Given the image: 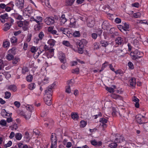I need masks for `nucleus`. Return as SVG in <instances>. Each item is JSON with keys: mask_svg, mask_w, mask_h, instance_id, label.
I'll return each mask as SVG.
<instances>
[{"mask_svg": "<svg viewBox=\"0 0 148 148\" xmlns=\"http://www.w3.org/2000/svg\"><path fill=\"white\" fill-rule=\"evenodd\" d=\"M108 64V63L106 61L103 64H102L101 69L99 71L100 72L102 71L105 68L107 67Z\"/></svg>", "mask_w": 148, "mask_h": 148, "instance_id": "nucleus-47", "label": "nucleus"}, {"mask_svg": "<svg viewBox=\"0 0 148 148\" xmlns=\"http://www.w3.org/2000/svg\"><path fill=\"white\" fill-rule=\"evenodd\" d=\"M60 20L61 25L64 24L67 21V19L65 18V15L64 14L62 15Z\"/></svg>", "mask_w": 148, "mask_h": 148, "instance_id": "nucleus-25", "label": "nucleus"}, {"mask_svg": "<svg viewBox=\"0 0 148 148\" xmlns=\"http://www.w3.org/2000/svg\"><path fill=\"white\" fill-rule=\"evenodd\" d=\"M86 41L85 40L83 39L81 40L79 42L78 45L79 48H84V45L85 44Z\"/></svg>", "mask_w": 148, "mask_h": 148, "instance_id": "nucleus-22", "label": "nucleus"}, {"mask_svg": "<svg viewBox=\"0 0 148 148\" xmlns=\"http://www.w3.org/2000/svg\"><path fill=\"white\" fill-rule=\"evenodd\" d=\"M109 23L108 21H103L102 25V28L104 29H106L109 26Z\"/></svg>", "mask_w": 148, "mask_h": 148, "instance_id": "nucleus-33", "label": "nucleus"}, {"mask_svg": "<svg viewBox=\"0 0 148 148\" xmlns=\"http://www.w3.org/2000/svg\"><path fill=\"white\" fill-rule=\"evenodd\" d=\"M60 30L62 32L63 34H66L67 36V34L69 33V30L67 28H61Z\"/></svg>", "mask_w": 148, "mask_h": 148, "instance_id": "nucleus-37", "label": "nucleus"}, {"mask_svg": "<svg viewBox=\"0 0 148 148\" xmlns=\"http://www.w3.org/2000/svg\"><path fill=\"white\" fill-rule=\"evenodd\" d=\"M0 124L3 126H6V121L3 120H1L0 121Z\"/></svg>", "mask_w": 148, "mask_h": 148, "instance_id": "nucleus-61", "label": "nucleus"}, {"mask_svg": "<svg viewBox=\"0 0 148 148\" xmlns=\"http://www.w3.org/2000/svg\"><path fill=\"white\" fill-rule=\"evenodd\" d=\"M8 17V15L7 13L4 14L0 16V18L1 19H7Z\"/></svg>", "mask_w": 148, "mask_h": 148, "instance_id": "nucleus-60", "label": "nucleus"}, {"mask_svg": "<svg viewBox=\"0 0 148 148\" xmlns=\"http://www.w3.org/2000/svg\"><path fill=\"white\" fill-rule=\"evenodd\" d=\"M75 0H68L67 1V4L69 5H72Z\"/></svg>", "mask_w": 148, "mask_h": 148, "instance_id": "nucleus-59", "label": "nucleus"}, {"mask_svg": "<svg viewBox=\"0 0 148 148\" xmlns=\"http://www.w3.org/2000/svg\"><path fill=\"white\" fill-rule=\"evenodd\" d=\"M49 82V78L48 77H45L44 79L42 80V82L44 84L48 83Z\"/></svg>", "mask_w": 148, "mask_h": 148, "instance_id": "nucleus-64", "label": "nucleus"}, {"mask_svg": "<svg viewBox=\"0 0 148 148\" xmlns=\"http://www.w3.org/2000/svg\"><path fill=\"white\" fill-rule=\"evenodd\" d=\"M20 61V59L18 57H15L13 60L12 63L14 64H17Z\"/></svg>", "mask_w": 148, "mask_h": 148, "instance_id": "nucleus-51", "label": "nucleus"}, {"mask_svg": "<svg viewBox=\"0 0 148 148\" xmlns=\"http://www.w3.org/2000/svg\"><path fill=\"white\" fill-rule=\"evenodd\" d=\"M91 143L92 145L94 146H101L102 145V143L101 141H100L97 142L95 140H93L91 141Z\"/></svg>", "mask_w": 148, "mask_h": 148, "instance_id": "nucleus-27", "label": "nucleus"}, {"mask_svg": "<svg viewBox=\"0 0 148 148\" xmlns=\"http://www.w3.org/2000/svg\"><path fill=\"white\" fill-rule=\"evenodd\" d=\"M70 27H73L75 28H77L79 26L78 25H76L75 22L71 23L70 22Z\"/></svg>", "mask_w": 148, "mask_h": 148, "instance_id": "nucleus-42", "label": "nucleus"}, {"mask_svg": "<svg viewBox=\"0 0 148 148\" xmlns=\"http://www.w3.org/2000/svg\"><path fill=\"white\" fill-rule=\"evenodd\" d=\"M123 29L124 31H127L129 28V26L128 24L126 23H124Z\"/></svg>", "mask_w": 148, "mask_h": 148, "instance_id": "nucleus-54", "label": "nucleus"}, {"mask_svg": "<svg viewBox=\"0 0 148 148\" xmlns=\"http://www.w3.org/2000/svg\"><path fill=\"white\" fill-rule=\"evenodd\" d=\"M25 140L27 142H29L30 139L29 134L27 132H26L25 133V136L24 137Z\"/></svg>", "mask_w": 148, "mask_h": 148, "instance_id": "nucleus-26", "label": "nucleus"}, {"mask_svg": "<svg viewBox=\"0 0 148 148\" xmlns=\"http://www.w3.org/2000/svg\"><path fill=\"white\" fill-rule=\"evenodd\" d=\"M100 43L101 46L104 47H106L108 44V42L105 40H101Z\"/></svg>", "mask_w": 148, "mask_h": 148, "instance_id": "nucleus-44", "label": "nucleus"}, {"mask_svg": "<svg viewBox=\"0 0 148 148\" xmlns=\"http://www.w3.org/2000/svg\"><path fill=\"white\" fill-rule=\"evenodd\" d=\"M51 148H56L57 140L55 134L52 133L51 136Z\"/></svg>", "mask_w": 148, "mask_h": 148, "instance_id": "nucleus-3", "label": "nucleus"}, {"mask_svg": "<svg viewBox=\"0 0 148 148\" xmlns=\"http://www.w3.org/2000/svg\"><path fill=\"white\" fill-rule=\"evenodd\" d=\"M111 96L112 97L116 99L122 100V97L119 95H117L114 94H112L111 95Z\"/></svg>", "mask_w": 148, "mask_h": 148, "instance_id": "nucleus-29", "label": "nucleus"}, {"mask_svg": "<svg viewBox=\"0 0 148 148\" xmlns=\"http://www.w3.org/2000/svg\"><path fill=\"white\" fill-rule=\"evenodd\" d=\"M113 88L106 87V90L110 93H113L114 92V89L116 88L115 86H113Z\"/></svg>", "mask_w": 148, "mask_h": 148, "instance_id": "nucleus-31", "label": "nucleus"}, {"mask_svg": "<svg viewBox=\"0 0 148 148\" xmlns=\"http://www.w3.org/2000/svg\"><path fill=\"white\" fill-rule=\"evenodd\" d=\"M16 5L19 8H23L24 5V0H16Z\"/></svg>", "mask_w": 148, "mask_h": 148, "instance_id": "nucleus-11", "label": "nucleus"}, {"mask_svg": "<svg viewBox=\"0 0 148 148\" xmlns=\"http://www.w3.org/2000/svg\"><path fill=\"white\" fill-rule=\"evenodd\" d=\"M123 138L122 136H120L119 138H116L115 140V142L117 143H119L122 142L123 140Z\"/></svg>", "mask_w": 148, "mask_h": 148, "instance_id": "nucleus-41", "label": "nucleus"}, {"mask_svg": "<svg viewBox=\"0 0 148 148\" xmlns=\"http://www.w3.org/2000/svg\"><path fill=\"white\" fill-rule=\"evenodd\" d=\"M141 14L139 12H137L133 14V16L135 18H139L141 16Z\"/></svg>", "mask_w": 148, "mask_h": 148, "instance_id": "nucleus-49", "label": "nucleus"}, {"mask_svg": "<svg viewBox=\"0 0 148 148\" xmlns=\"http://www.w3.org/2000/svg\"><path fill=\"white\" fill-rule=\"evenodd\" d=\"M10 41L12 43L15 44L17 42V38L14 36H13L11 38Z\"/></svg>", "mask_w": 148, "mask_h": 148, "instance_id": "nucleus-50", "label": "nucleus"}, {"mask_svg": "<svg viewBox=\"0 0 148 148\" xmlns=\"http://www.w3.org/2000/svg\"><path fill=\"white\" fill-rule=\"evenodd\" d=\"M65 92L68 93H70L71 92V90L70 85H67L65 87Z\"/></svg>", "mask_w": 148, "mask_h": 148, "instance_id": "nucleus-48", "label": "nucleus"}, {"mask_svg": "<svg viewBox=\"0 0 148 148\" xmlns=\"http://www.w3.org/2000/svg\"><path fill=\"white\" fill-rule=\"evenodd\" d=\"M12 24H10L9 23H6L3 25V30L6 31L9 30Z\"/></svg>", "mask_w": 148, "mask_h": 148, "instance_id": "nucleus-24", "label": "nucleus"}, {"mask_svg": "<svg viewBox=\"0 0 148 148\" xmlns=\"http://www.w3.org/2000/svg\"><path fill=\"white\" fill-rule=\"evenodd\" d=\"M8 89L11 91L15 92L17 90V87L14 85H11L8 86Z\"/></svg>", "mask_w": 148, "mask_h": 148, "instance_id": "nucleus-21", "label": "nucleus"}, {"mask_svg": "<svg viewBox=\"0 0 148 148\" xmlns=\"http://www.w3.org/2000/svg\"><path fill=\"white\" fill-rule=\"evenodd\" d=\"M45 49L47 51L46 53L47 57L48 58H51L54 55V49L49 48L48 46L46 45H45L44 46Z\"/></svg>", "mask_w": 148, "mask_h": 148, "instance_id": "nucleus-4", "label": "nucleus"}, {"mask_svg": "<svg viewBox=\"0 0 148 148\" xmlns=\"http://www.w3.org/2000/svg\"><path fill=\"white\" fill-rule=\"evenodd\" d=\"M63 144L65 145L66 147L68 148H69L71 147L72 144L71 142H68L67 140L64 139L62 142Z\"/></svg>", "mask_w": 148, "mask_h": 148, "instance_id": "nucleus-16", "label": "nucleus"}, {"mask_svg": "<svg viewBox=\"0 0 148 148\" xmlns=\"http://www.w3.org/2000/svg\"><path fill=\"white\" fill-rule=\"evenodd\" d=\"M33 76L31 75H27L26 77V79L28 82H31L33 79Z\"/></svg>", "mask_w": 148, "mask_h": 148, "instance_id": "nucleus-43", "label": "nucleus"}, {"mask_svg": "<svg viewBox=\"0 0 148 148\" xmlns=\"http://www.w3.org/2000/svg\"><path fill=\"white\" fill-rule=\"evenodd\" d=\"M52 90L49 87L47 88L45 91L46 94L45 95L52 97Z\"/></svg>", "mask_w": 148, "mask_h": 148, "instance_id": "nucleus-18", "label": "nucleus"}, {"mask_svg": "<svg viewBox=\"0 0 148 148\" xmlns=\"http://www.w3.org/2000/svg\"><path fill=\"white\" fill-rule=\"evenodd\" d=\"M11 94L10 92H6L5 93V97L6 99L9 98L11 96Z\"/></svg>", "mask_w": 148, "mask_h": 148, "instance_id": "nucleus-57", "label": "nucleus"}, {"mask_svg": "<svg viewBox=\"0 0 148 148\" xmlns=\"http://www.w3.org/2000/svg\"><path fill=\"white\" fill-rule=\"evenodd\" d=\"M26 109L29 111V112L32 113L34 110V108L33 107L32 105H28L26 106Z\"/></svg>", "mask_w": 148, "mask_h": 148, "instance_id": "nucleus-30", "label": "nucleus"}, {"mask_svg": "<svg viewBox=\"0 0 148 148\" xmlns=\"http://www.w3.org/2000/svg\"><path fill=\"white\" fill-rule=\"evenodd\" d=\"M45 21L47 25L53 24L54 23V18L53 17H47L45 20Z\"/></svg>", "mask_w": 148, "mask_h": 148, "instance_id": "nucleus-9", "label": "nucleus"}, {"mask_svg": "<svg viewBox=\"0 0 148 148\" xmlns=\"http://www.w3.org/2000/svg\"><path fill=\"white\" fill-rule=\"evenodd\" d=\"M56 42L54 40L51 39L47 41L48 44L51 47H53L55 45Z\"/></svg>", "mask_w": 148, "mask_h": 148, "instance_id": "nucleus-20", "label": "nucleus"}, {"mask_svg": "<svg viewBox=\"0 0 148 148\" xmlns=\"http://www.w3.org/2000/svg\"><path fill=\"white\" fill-rule=\"evenodd\" d=\"M14 16L17 19L21 20L23 19V16L17 13L14 14Z\"/></svg>", "mask_w": 148, "mask_h": 148, "instance_id": "nucleus-36", "label": "nucleus"}, {"mask_svg": "<svg viewBox=\"0 0 148 148\" xmlns=\"http://www.w3.org/2000/svg\"><path fill=\"white\" fill-rule=\"evenodd\" d=\"M1 114L3 117L6 116H10L11 115V113L10 114L7 112L5 109H3L2 110Z\"/></svg>", "mask_w": 148, "mask_h": 148, "instance_id": "nucleus-23", "label": "nucleus"}, {"mask_svg": "<svg viewBox=\"0 0 148 148\" xmlns=\"http://www.w3.org/2000/svg\"><path fill=\"white\" fill-rule=\"evenodd\" d=\"M117 143L115 142L114 143H112L110 144L109 146L111 148H115L116 147L117 145L116 144Z\"/></svg>", "mask_w": 148, "mask_h": 148, "instance_id": "nucleus-62", "label": "nucleus"}, {"mask_svg": "<svg viewBox=\"0 0 148 148\" xmlns=\"http://www.w3.org/2000/svg\"><path fill=\"white\" fill-rule=\"evenodd\" d=\"M92 18H89L87 20V26L89 27H92L95 24V21Z\"/></svg>", "mask_w": 148, "mask_h": 148, "instance_id": "nucleus-13", "label": "nucleus"}, {"mask_svg": "<svg viewBox=\"0 0 148 148\" xmlns=\"http://www.w3.org/2000/svg\"><path fill=\"white\" fill-rule=\"evenodd\" d=\"M73 36L75 37H78L80 36V34L79 31H76L73 33Z\"/></svg>", "mask_w": 148, "mask_h": 148, "instance_id": "nucleus-55", "label": "nucleus"}, {"mask_svg": "<svg viewBox=\"0 0 148 148\" xmlns=\"http://www.w3.org/2000/svg\"><path fill=\"white\" fill-rule=\"evenodd\" d=\"M10 45V43L8 41H4L3 44V45L4 47L7 48L9 47Z\"/></svg>", "mask_w": 148, "mask_h": 148, "instance_id": "nucleus-53", "label": "nucleus"}, {"mask_svg": "<svg viewBox=\"0 0 148 148\" xmlns=\"http://www.w3.org/2000/svg\"><path fill=\"white\" fill-rule=\"evenodd\" d=\"M36 87V85L34 83H32L29 84L28 86V88L30 90L34 89Z\"/></svg>", "mask_w": 148, "mask_h": 148, "instance_id": "nucleus-39", "label": "nucleus"}, {"mask_svg": "<svg viewBox=\"0 0 148 148\" xmlns=\"http://www.w3.org/2000/svg\"><path fill=\"white\" fill-rule=\"evenodd\" d=\"M63 44L67 47H69L70 48L72 47V46L70 44V43L68 41L64 40L62 42Z\"/></svg>", "mask_w": 148, "mask_h": 148, "instance_id": "nucleus-32", "label": "nucleus"}, {"mask_svg": "<svg viewBox=\"0 0 148 148\" xmlns=\"http://www.w3.org/2000/svg\"><path fill=\"white\" fill-rule=\"evenodd\" d=\"M132 100L133 103L134 104L135 106L137 108H139L140 106L139 103V99L136 97L134 96L132 98Z\"/></svg>", "mask_w": 148, "mask_h": 148, "instance_id": "nucleus-14", "label": "nucleus"}, {"mask_svg": "<svg viewBox=\"0 0 148 148\" xmlns=\"http://www.w3.org/2000/svg\"><path fill=\"white\" fill-rule=\"evenodd\" d=\"M22 135L20 133H16L15 135V138L16 139L18 140H21L22 138Z\"/></svg>", "mask_w": 148, "mask_h": 148, "instance_id": "nucleus-38", "label": "nucleus"}, {"mask_svg": "<svg viewBox=\"0 0 148 148\" xmlns=\"http://www.w3.org/2000/svg\"><path fill=\"white\" fill-rule=\"evenodd\" d=\"M32 113L29 111H26L23 114L25 118L27 120L29 119L31 117Z\"/></svg>", "mask_w": 148, "mask_h": 148, "instance_id": "nucleus-19", "label": "nucleus"}, {"mask_svg": "<svg viewBox=\"0 0 148 148\" xmlns=\"http://www.w3.org/2000/svg\"><path fill=\"white\" fill-rule=\"evenodd\" d=\"M127 42L126 38L124 37H117L115 40V42L118 45H121L123 43H126Z\"/></svg>", "mask_w": 148, "mask_h": 148, "instance_id": "nucleus-7", "label": "nucleus"}, {"mask_svg": "<svg viewBox=\"0 0 148 148\" xmlns=\"http://www.w3.org/2000/svg\"><path fill=\"white\" fill-rule=\"evenodd\" d=\"M16 23L19 27H23V28L24 31L26 30L29 25V21L25 20L24 21H17Z\"/></svg>", "mask_w": 148, "mask_h": 148, "instance_id": "nucleus-2", "label": "nucleus"}, {"mask_svg": "<svg viewBox=\"0 0 148 148\" xmlns=\"http://www.w3.org/2000/svg\"><path fill=\"white\" fill-rule=\"evenodd\" d=\"M58 58L61 62L62 63H65L66 61L65 56L64 53L61 52L58 53Z\"/></svg>", "mask_w": 148, "mask_h": 148, "instance_id": "nucleus-12", "label": "nucleus"}, {"mask_svg": "<svg viewBox=\"0 0 148 148\" xmlns=\"http://www.w3.org/2000/svg\"><path fill=\"white\" fill-rule=\"evenodd\" d=\"M140 52L138 50H136L134 52H132L130 53V56L132 59L135 60L142 56V55L141 56L138 55V54H140Z\"/></svg>", "mask_w": 148, "mask_h": 148, "instance_id": "nucleus-6", "label": "nucleus"}, {"mask_svg": "<svg viewBox=\"0 0 148 148\" xmlns=\"http://www.w3.org/2000/svg\"><path fill=\"white\" fill-rule=\"evenodd\" d=\"M42 13L38 11H36L35 12L34 15L35 18H36V21L38 23L35 26V29L36 30H37L40 29L39 24L40 22H41L42 21V17L40 15Z\"/></svg>", "mask_w": 148, "mask_h": 148, "instance_id": "nucleus-1", "label": "nucleus"}, {"mask_svg": "<svg viewBox=\"0 0 148 148\" xmlns=\"http://www.w3.org/2000/svg\"><path fill=\"white\" fill-rule=\"evenodd\" d=\"M32 12L31 8L28 7L24 9L23 12V14L24 16H29V14Z\"/></svg>", "mask_w": 148, "mask_h": 148, "instance_id": "nucleus-15", "label": "nucleus"}, {"mask_svg": "<svg viewBox=\"0 0 148 148\" xmlns=\"http://www.w3.org/2000/svg\"><path fill=\"white\" fill-rule=\"evenodd\" d=\"M86 124L87 122L84 120L80 122V125L81 127H84L86 125Z\"/></svg>", "mask_w": 148, "mask_h": 148, "instance_id": "nucleus-45", "label": "nucleus"}, {"mask_svg": "<svg viewBox=\"0 0 148 148\" xmlns=\"http://www.w3.org/2000/svg\"><path fill=\"white\" fill-rule=\"evenodd\" d=\"M99 122L100 125H101L103 127V129L104 130L105 128L107 127L106 123L108 122L107 119L105 118H101L100 119Z\"/></svg>", "mask_w": 148, "mask_h": 148, "instance_id": "nucleus-8", "label": "nucleus"}, {"mask_svg": "<svg viewBox=\"0 0 148 148\" xmlns=\"http://www.w3.org/2000/svg\"><path fill=\"white\" fill-rule=\"evenodd\" d=\"M44 100L45 103L49 106H50L52 104L51 97L45 95Z\"/></svg>", "mask_w": 148, "mask_h": 148, "instance_id": "nucleus-10", "label": "nucleus"}, {"mask_svg": "<svg viewBox=\"0 0 148 148\" xmlns=\"http://www.w3.org/2000/svg\"><path fill=\"white\" fill-rule=\"evenodd\" d=\"M15 48H13L11 49H10L8 51V53L11 54L13 55H14L15 54Z\"/></svg>", "mask_w": 148, "mask_h": 148, "instance_id": "nucleus-40", "label": "nucleus"}, {"mask_svg": "<svg viewBox=\"0 0 148 148\" xmlns=\"http://www.w3.org/2000/svg\"><path fill=\"white\" fill-rule=\"evenodd\" d=\"M136 121L140 124L142 123L143 122L142 119H143V116L140 114H138L136 116Z\"/></svg>", "mask_w": 148, "mask_h": 148, "instance_id": "nucleus-17", "label": "nucleus"}, {"mask_svg": "<svg viewBox=\"0 0 148 148\" xmlns=\"http://www.w3.org/2000/svg\"><path fill=\"white\" fill-rule=\"evenodd\" d=\"M83 49L84 48H79L78 49V50H75V49H73V50L75 51H77L78 53L80 54H82L84 52Z\"/></svg>", "mask_w": 148, "mask_h": 148, "instance_id": "nucleus-58", "label": "nucleus"}, {"mask_svg": "<svg viewBox=\"0 0 148 148\" xmlns=\"http://www.w3.org/2000/svg\"><path fill=\"white\" fill-rule=\"evenodd\" d=\"M72 72L76 74H78L79 73V69L78 68H76L73 70Z\"/></svg>", "mask_w": 148, "mask_h": 148, "instance_id": "nucleus-63", "label": "nucleus"}, {"mask_svg": "<svg viewBox=\"0 0 148 148\" xmlns=\"http://www.w3.org/2000/svg\"><path fill=\"white\" fill-rule=\"evenodd\" d=\"M48 31L53 34H56L57 32V31L53 29V28L51 27H48Z\"/></svg>", "mask_w": 148, "mask_h": 148, "instance_id": "nucleus-34", "label": "nucleus"}, {"mask_svg": "<svg viewBox=\"0 0 148 148\" xmlns=\"http://www.w3.org/2000/svg\"><path fill=\"white\" fill-rule=\"evenodd\" d=\"M128 66L129 69H133L134 68V66L133 64L131 62H129L128 63Z\"/></svg>", "mask_w": 148, "mask_h": 148, "instance_id": "nucleus-56", "label": "nucleus"}, {"mask_svg": "<svg viewBox=\"0 0 148 148\" xmlns=\"http://www.w3.org/2000/svg\"><path fill=\"white\" fill-rule=\"evenodd\" d=\"M77 61H73L71 62V65L72 66H74L75 65H76L77 64V62H80L82 63H83V61H80V60H77Z\"/></svg>", "mask_w": 148, "mask_h": 148, "instance_id": "nucleus-52", "label": "nucleus"}, {"mask_svg": "<svg viewBox=\"0 0 148 148\" xmlns=\"http://www.w3.org/2000/svg\"><path fill=\"white\" fill-rule=\"evenodd\" d=\"M72 118L75 120H77L79 118V116L77 113L75 112H72L71 113Z\"/></svg>", "mask_w": 148, "mask_h": 148, "instance_id": "nucleus-28", "label": "nucleus"}, {"mask_svg": "<svg viewBox=\"0 0 148 148\" xmlns=\"http://www.w3.org/2000/svg\"><path fill=\"white\" fill-rule=\"evenodd\" d=\"M130 85L132 86H134L136 84V79L134 78H132L130 80Z\"/></svg>", "mask_w": 148, "mask_h": 148, "instance_id": "nucleus-35", "label": "nucleus"}, {"mask_svg": "<svg viewBox=\"0 0 148 148\" xmlns=\"http://www.w3.org/2000/svg\"><path fill=\"white\" fill-rule=\"evenodd\" d=\"M6 58L7 60H11L14 58V55L8 53L6 56Z\"/></svg>", "mask_w": 148, "mask_h": 148, "instance_id": "nucleus-46", "label": "nucleus"}, {"mask_svg": "<svg viewBox=\"0 0 148 148\" xmlns=\"http://www.w3.org/2000/svg\"><path fill=\"white\" fill-rule=\"evenodd\" d=\"M30 51L31 52L34 53V56L36 58H37L42 53L40 49L37 47L32 46L31 48Z\"/></svg>", "mask_w": 148, "mask_h": 148, "instance_id": "nucleus-5", "label": "nucleus"}]
</instances>
